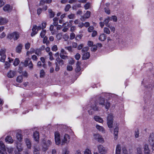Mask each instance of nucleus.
Returning a JSON list of instances; mask_svg holds the SVG:
<instances>
[{
    "mask_svg": "<svg viewBox=\"0 0 154 154\" xmlns=\"http://www.w3.org/2000/svg\"><path fill=\"white\" fill-rule=\"evenodd\" d=\"M24 141L27 148L29 149H31L32 144L29 138H26L24 139Z\"/></svg>",
    "mask_w": 154,
    "mask_h": 154,
    "instance_id": "ddd939ff",
    "label": "nucleus"
},
{
    "mask_svg": "<svg viewBox=\"0 0 154 154\" xmlns=\"http://www.w3.org/2000/svg\"><path fill=\"white\" fill-rule=\"evenodd\" d=\"M34 154H39L38 150L35 147H34V150H33Z\"/></svg>",
    "mask_w": 154,
    "mask_h": 154,
    "instance_id": "5fc2aeb1",
    "label": "nucleus"
},
{
    "mask_svg": "<svg viewBox=\"0 0 154 154\" xmlns=\"http://www.w3.org/2000/svg\"><path fill=\"white\" fill-rule=\"evenodd\" d=\"M91 12L89 11H87L85 13L83 17L81 18V20L82 21H83L85 20V18H88L90 15Z\"/></svg>",
    "mask_w": 154,
    "mask_h": 154,
    "instance_id": "f3484780",
    "label": "nucleus"
},
{
    "mask_svg": "<svg viewBox=\"0 0 154 154\" xmlns=\"http://www.w3.org/2000/svg\"><path fill=\"white\" fill-rule=\"evenodd\" d=\"M0 147L1 149L3 151H5L6 150L5 145L2 141L0 142Z\"/></svg>",
    "mask_w": 154,
    "mask_h": 154,
    "instance_id": "72a5a7b5",
    "label": "nucleus"
},
{
    "mask_svg": "<svg viewBox=\"0 0 154 154\" xmlns=\"http://www.w3.org/2000/svg\"><path fill=\"white\" fill-rule=\"evenodd\" d=\"M75 34L73 32H72L70 35V39L71 40H72L75 38Z\"/></svg>",
    "mask_w": 154,
    "mask_h": 154,
    "instance_id": "3c124183",
    "label": "nucleus"
},
{
    "mask_svg": "<svg viewBox=\"0 0 154 154\" xmlns=\"http://www.w3.org/2000/svg\"><path fill=\"white\" fill-rule=\"evenodd\" d=\"M118 133L119 128L117 127H116L114 130V138L115 140H116L118 138Z\"/></svg>",
    "mask_w": 154,
    "mask_h": 154,
    "instance_id": "2eb2a0df",
    "label": "nucleus"
},
{
    "mask_svg": "<svg viewBox=\"0 0 154 154\" xmlns=\"http://www.w3.org/2000/svg\"><path fill=\"white\" fill-rule=\"evenodd\" d=\"M121 151V147L120 145H117L116 149V154H120Z\"/></svg>",
    "mask_w": 154,
    "mask_h": 154,
    "instance_id": "c85d7f7f",
    "label": "nucleus"
},
{
    "mask_svg": "<svg viewBox=\"0 0 154 154\" xmlns=\"http://www.w3.org/2000/svg\"><path fill=\"white\" fill-rule=\"evenodd\" d=\"M56 63L57 65L62 66L64 64V62L63 60L60 58H56L55 60V63Z\"/></svg>",
    "mask_w": 154,
    "mask_h": 154,
    "instance_id": "412c9836",
    "label": "nucleus"
},
{
    "mask_svg": "<svg viewBox=\"0 0 154 154\" xmlns=\"http://www.w3.org/2000/svg\"><path fill=\"white\" fill-rule=\"evenodd\" d=\"M52 144L50 140L47 141L43 140L42 141V146H43V149L44 151L46 150L48 147H49Z\"/></svg>",
    "mask_w": 154,
    "mask_h": 154,
    "instance_id": "7ed1b4c3",
    "label": "nucleus"
},
{
    "mask_svg": "<svg viewBox=\"0 0 154 154\" xmlns=\"http://www.w3.org/2000/svg\"><path fill=\"white\" fill-rule=\"evenodd\" d=\"M60 57L63 59H67L68 58V57L66 55H64V54H60Z\"/></svg>",
    "mask_w": 154,
    "mask_h": 154,
    "instance_id": "a18cd8bd",
    "label": "nucleus"
},
{
    "mask_svg": "<svg viewBox=\"0 0 154 154\" xmlns=\"http://www.w3.org/2000/svg\"><path fill=\"white\" fill-rule=\"evenodd\" d=\"M113 121H107V124L109 128H112L113 126Z\"/></svg>",
    "mask_w": 154,
    "mask_h": 154,
    "instance_id": "4c0bfd02",
    "label": "nucleus"
},
{
    "mask_svg": "<svg viewBox=\"0 0 154 154\" xmlns=\"http://www.w3.org/2000/svg\"><path fill=\"white\" fill-rule=\"evenodd\" d=\"M65 48L68 50L69 52H72V47L71 46H69L67 47H65Z\"/></svg>",
    "mask_w": 154,
    "mask_h": 154,
    "instance_id": "09e8293b",
    "label": "nucleus"
},
{
    "mask_svg": "<svg viewBox=\"0 0 154 154\" xmlns=\"http://www.w3.org/2000/svg\"><path fill=\"white\" fill-rule=\"evenodd\" d=\"M5 140L7 143H12L13 142V140L12 137L9 136H8L6 137Z\"/></svg>",
    "mask_w": 154,
    "mask_h": 154,
    "instance_id": "b1692460",
    "label": "nucleus"
},
{
    "mask_svg": "<svg viewBox=\"0 0 154 154\" xmlns=\"http://www.w3.org/2000/svg\"><path fill=\"white\" fill-rule=\"evenodd\" d=\"M54 138L56 144L57 145H59L61 143L60 134L57 131L54 133Z\"/></svg>",
    "mask_w": 154,
    "mask_h": 154,
    "instance_id": "423d86ee",
    "label": "nucleus"
},
{
    "mask_svg": "<svg viewBox=\"0 0 154 154\" xmlns=\"http://www.w3.org/2000/svg\"><path fill=\"white\" fill-rule=\"evenodd\" d=\"M69 151L66 148L63 149L62 154H69Z\"/></svg>",
    "mask_w": 154,
    "mask_h": 154,
    "instance_id": "37998d69",
    "label": "nucleus"
},
{
    "mask_svg": "<svg viewBox=\"0 0 154 154\" xmlns=\"http://www.w3.org/2000/svg\"><path fill=\"white\" fill-rule=\"evenodd\" d=\"M16 137L19 141H21L23 139L22 135L20 133H18L16 134Z\"/></svg>",
    "mask_w": 154,
    "mask_h": 154,
    "instance_id": "f704fd0d",
    "label": "nucleus"
},
{
    "mask_svg": "<svg viewBox=\"0 0 154 154\" xmlns=\"http://www.w3.org/2000/svg\"><path fill=\"white\" fill-rule=\"evenodd\" d=\"M19 63L20 61L19 59L18 58H16L13 63V64L14 66H17L19 64Z\"/></svg>",
    "mask_w": 154,
    "mask_h": 154,
    "instance_id": "ea45409f",
    "label": "nucleus"
},
{
    "mask_svg": "<svg viewBox=\"0 0 154 154\" xmlns=\"http://www.w3.org/2000/svg\"><path fill=\"white\" fill-rule=\"evenodd\" d=\"M67 54V53L65 51L64 49L63 48L61 49L60 54Z\"/></svg>",
    "mask_w": 154,
    "mask_h": 154,
    "instance_id": "0e129e2a",
    "label": "nucleus"
},
{
    "mask_svg": "<svg viewBox=\"0 0 154 154\" xmlns=\"http://www.w3.org/2000/svg\"><path fill=\"white\" fill-rule=\"evenodd\" d=\"M88 50V47L83 48L82 50V53H85L87 52Z\"/></svg>",
    "mask_w": 154,
    "mask_h": 154,
    "instance_id": "603ef678",
    "label": "nucleus"
},
{
    "mask_svg": "<svg viewBox=\"0 0 154 154\" xmlns=\"http://www.w3.org/2000/svg\"><path fill=\"white\" fill-rule=\"evenodd\" d=\"M23 45L21 44H20L18 45L16 48V51L17 52L20 53L21 51Z\"/></svg>",
    "mask_w": 154,
    "mask_h": 154,
    "instance_id": "2f4dec72",
    "label": "nucleus"
},
{
    "mask_svg": "<svg viewBox=\"0 0 154 154\" xmlns=\"http://www.w3.org/2000/svg\"><path fill=\"white\" fill-rule=\"evenodd\" d=\"M97 47L96 45H93L91 48V50L93 51H95L97 50Z\"/></svg>",
    "mask_w": 154,
    "mask_h": 154,
    "instance_id": "4d7b16f0",
    "label": "nucleus"
},
{
    "mask_svg": "<svg viewBox=\"0 0 154 154\" xmlns=\"http://www.w3.org/2000/svg\"><path fill=\"white\" fill-rule=\"evenodd\" d=\"M17 148L19 152L22 151L23 149V148L21 146H19L18 144H17Z\"/></svg>",
    "mask_w": 154,
    "mask_h": 154,
    "instance_id": "052dcab7",
    "label": "nucleus"
},
{
    "mask_svg": "<svg viewBox=\"0 0 154 154\" xmlns=\"http://www.w3.org/2000/svg\"><path fill=\"white\" fill-rule=\"evenodd\" d=\"M69 38V35L67 34H66L63 35V38L65 41H67L68 39Z\"/></svg>",
    "mask_w": 154,
    "mask_h": 154,
    "instance_id": "13d9d810",
    "label": "nucleus"
},
{
    "mask_svg": "<svg viewBox=\"0 0 154 154\" xmlns=\"http://www.w3.org/2000/svg\"><path fill=\"white\" fill-rule=\"evenodd\" d=\"M148 142L153 150H154V133L151 134L149 137Z\"/></svg>",
    "mask_w": 154,
    "mask_h": 154,
    "instance_id": "20e7f679",
    "label": "nucleus"
},
{
    "mask_svg": "<svg viewBox=\"0 0 154 154\" xmlns=\"http://www.w3.org/2000/svg\"><path fill=\"white\" fill-rule=\"evenodd\" d=\"M40 77L42 78L44 77L45 75V72L43 69H42L40 71Z\"/></svg>",
    "mask_w": 154,
    "mask_h": 154,
    "instance_id": "c03bdc74",
    "label": "nucleus"
},
{
    "mask_svg": "<svg viewBox=\"0 0 154 154\" xmlns=\"http://www.w3.org/2000/svg\"><path fill=\"white\" fill-rule=\"evenodd\" d=\"M35 50L33 48H31L29 51H28L26 53L27 55H28L29 54H32L35 52Z\"/></svg>",
    "mask_w": 154,
    "mask_h": 154,
    "instance_id": "e433bc0d",
    "label": "nucleus"
},
{
    "mask_svg": "<svg viewBox=\"0 0 154 154\" xmlns=\"http://www.w3.org/2000/svg\"><path fill=\"white\" fill-rule=\"evenodd\" d=\"M143 147L144 154H150L151 150L148 144L146 143H144L143 144Z\"/></svg>",
    "mask_w": 154,
    "mask_h": 154,
    "instance_id": "39448f33",
    "label": "nucleus"
},
{
    "mask_svg": "<svg viewBox=\"0 0 154 154\" xmlns=\"http://www.w3.org/2000/svg\"><path fill=\"white\" fill-rule=\"evenodd\" d=\"M103 32L104 33L107 34H110V31L109 28L108 27H105L103 29Z\"/></svg>",
    "mask_w": 154,
    "mask_h": 154,
    "instance_id": "c9c22d12",
    "label": "nucleus"
},
{
    "mask_svg": "<svg viewBox=\"0 0 154 154\" xmlns=\"http://www.w3.org/2000/svg\"><path fill=\"white\" fill-rule=\"evenodd\" d=\"M70 137L67 134H66L64 136L63 139L62 140L61 145H63L65 143H68L69 141Z\"/></svg>",
    "mask_w": 154,
    "mask_h": 154,
    "instance_id": "0eeeda50",
    "label": "nucleus"
},
{
    "mask_svg": "<svg viewBox=\"0 0 154 154\" xmlns=\"http://www.w3.org/2000/svg\"><path fill=\"white\" fill-rule=\"evenodd\" d=\"M108 27H109L110 29L111 30L112 32H114L115 30V27L113 26H112L109 25V26H107Z\"/></svg>",
    "mask_w": 154,
    "mask_h": 154,
    "instance_id": "864d4df0",
    "label": "nucleus"
},
{
    "mask_svg": "<svg viewBox=\"0 0 154 154\" xmlns=\"http://www.w3.org/2000/svg\"><path fill=\"white\" fill-rule=\"evenodd\" d=\"M78 46L77 44L74 42H72V47L74 48H76Z\"/></svg>",
    "mask_w": 154,
    "mask_h": 154,
    "instance_id": "e2e57ef3",
    "label": "nucleus"
},
{
    "mask_svg": "<svg viewBox=\"0 0 154 154\" xmlns=\"http://www.w3.org/2000/svg\"><path fill=\"white\" fill-rule=\"evenodd\" d=\"M97 147L99 152L100 154H105L106 152L105 148L102 145H99L97 146Z\"/></svg>",
    "mask_w": 154,
    "mask_h": 154,
    "instance_id": "f8f14e48",
    "label": "nucleus"
},
{
    "mask_svg": "<svg viewBox=\"0 0 154 154\" xmlns=\"http://www.w3.org/2000/svg\"><path fill=\"white\" fill-rule=\"evenodd\" d=\"M94 119V120L97 122L102 123L103 122V120L102 118L99 116H95Z\"/></svg>",
    "mask_w": 154,
    "mask_h": 154,
    "instance_id": "dca6fc26",
    "label": "nucleus"
},
{
    "mask_svg": "<svg viewBox=\"0 0 154 154\" xmlns=\"http://www.w3.org/2000/svg\"><path fill=\"white\" fill-rule=\"evenodd\" d=\"M111 18L112 20L114 22H116L117 20V17L116 16H112L111 17Z\"/></svg>",
    "mask_w": 154,
    "mask_h": 154,
    "instance_id": "6e6d98bb",
    "label": "nucleus"
},
{
    "mask_svg": "<svg viewBox=\"0 0 154 154\" xmlns=\"http://www.w3.org/2000/svg\"><path fill=\"white\" fill-rule=\"evenodd\" d=\"M73 69L72 67V66L68 65L67 67V70L69 71H71Z\"/></svg>",
    "mask_w": 154,
    "mask_h": 154,
    "instance_id": "338daca9",
    "label": "nucleus"
},
{
    "mask_svg": "<svg viewBox=\"0 0 154 154\" xmlns=\"http://www.w3.org/2000/svg\"><path fill=\"white\" fill-rule=\"evenodd\" d=\"M106 38V36L104 33L101 34L99 37V39L101 41H103L105 40Z\"/></svg>",
    "mask_w": 154,
    "mask_h": 154,
    "instance_id": "a878e982",
    "label": "nucleus"
},
{
    "mask_svg": "<svg viewBox=\"0 0 154 154\" xmlns=\"http://www.w3.org/2000/svg\"><path fill=\"white\" fill-rule=\"evenodd\" d=\"M80 63L78 61L76 63V67L75 69V71L77 73H78L80 72L81 69L80 66Z\"/></svg>",
    "mask_w": 154,
    "mask_h": 154,
    "instance_id": "cd10ccee",
    "label": "nucleus"
},
{
    "mask_svg": "<svg viewBox=\"0 0 154 154\" xmlns=\"http://www.w3.org/2000/svg\"><path fill=\"white\" fill-rule=\"evenodd\" d=\"M94 138L98 142L103 143L104 142L103 138L102 136L99 134H94Z\"/></svg>",
    "mask_w": 154,
    "mask_h": 154,
    "instance_id": "6e6552de",
    "label": "nucleus"
},
{
    "mask_svg": "<svg viewBox=\"0 0 154 154\" xmlns=\"http://www.w3.org/2000/svg\"><path fill=\"white\" fill-rule=\"evenodd\" d=\"M57 49V46L56 45H54L51 48V50L53 51H56Z\"/></svg>",
    "mask_w": 154,
    "mask_h": 154,
    "instance_id": "8fccbe9b",
    "label": "nucleus"
},
{
    "mask_svg": "<svg viewBox=\"0 0 154 154\" xmlns=\"http://www.w3.org/2000/svg\"><path fill=\"white\" fill-rule=\"evenodd\" d=\"M71 8L70 5L68 4L65 7V11H69V9Z\"/></svg>",
    "mask_w": 154,
    "mask_h": 154,
    "instance_id": "de8ad7c7",
    "label": "nucleus"
},
{
    "mask_svg": "<svg viewBox=\"0 0 154 154\" xmlns=\"http://www.w3.org/2000/svg\"><path fill=\"white\" fill-rule=\"evenodd\" d=\"M33 136L34 140L36 141L38 140H39V134L38 132L36 131L34 132Z\"/></svg>",
    "mask_w": 154,
    "mask_h": 154,
    "instance_id": "5701e85b",
    "label": "nucleus"
},
{
    "mask_svg": "<svg viewBox=\"0 0 154 154\" xmlns=\"http://www.w3.org/2000/svg\"><path fill=\"white\" fill-rule=\"evenodd\" d=\"M96 128L99 131L101 132L102 133H105V131L103 127L97 125L96 126Z\"/></svg>",
    "mask_w": 154,
    "mask_h": 154,
    "instance_id": "4be33fe9",
    "label": "nucleus"
},
{
    "mask_svg": "<svg viewBox=\"0 0 154 154\" xmlns=\"http://www.w3.org/2000/svg\"><path fill=\"white\" fill-rule=\"evenodd\" d=\"M135 153L136 154H143L142 147L140 146L137 147Z\"/></svg>",
    "mask_w": 154,
    "mask_h": 154,
    "instance_id": "4468645a",
    "label": "nucleus"
},
{
    "mask_svg": "<svg viewBox=\"0 0 154 154\" xmlns=\"http://www.w3.org/2000/svg\"><path fill=\"white\" fill-rule=\"evenodd\" d=\"M23 76L22 75H19L17 77L16 81L18 82H23Z\"/></svg>",
    "mask_w": 154,
    "mask_h": 154,
    "instance_id": "473e14b6",
    "label": "nucleus"
},
{
    "mask_svg": "<svg viewBox=\"0 0 154 154\" xmlns=\"http://www.w3.org/2000/svg\"><path fill=\"white\" fill-rule=\"evenodd\" d=\"M30 44L29 42L27 43L25 45V48L27 50L29 49L30 47Z\"/></svg>",
    "mask_w": 154,
    "mask_h": 154,
    "instance_id": "680f3d73",
    "label": "nucleus"
},
{
    "mask_svg": "<svg viewBox=\"0 0 154 154\" xmlns=\"http://www.w3.org/2000/svg\"><path fill=\"white\" fill-rule=\"evenodd\" d=\"M58 19L57 17H55L53 19V24L54 26H56L58 24Z\"/></svg>",
    "mask_w": 154,
    "mask_h": 154,
    "instance_id": "58836bf2",
    "label": "nucleus"
},
{
    "mask_svg": "<svg viewBox=\"0 0 154 154\" xmlns=\"http://www.w3.org/2000/svg\"><path fill=\"white\" fill-rule=\"evenodd\" d=\"M17 73L16 70H10L8 73L7 76L9 78H12Z\"/></svg>",
    "mask_w": 154,
    "mask_h": 154,
    "instance_id": "9d476101",
    "label": "nucleus"
},
{
    "mask_svg": "<svg viewBox=\"0 0 154 154\" xmlns=\"http://www.w3.org/2000/svg\"><path fill=\"white\" fill-rule=\"evenodd\" d=\"M113 116L112 113L108 115L107 117V121H113Z\"/></svg>",
    "mask_w": 154,
    "mask_h": 154,
    "instance_id": "c756f323",
    "label": "nucleus"
},
{
    "mask_svg": "<svg viewBox=\"0 0 154 154\" xmlns=\"http://www.w3.org/2000/svg\"><path fill=\"white\" fill-rule=\"evenodd\" d=\"M90 4L89 3H87L84 6V8L85 10L89 9L90 7Z\"/></svg>",
    "mask_w": 154,
    "mask_h": 154,
    "instance_id": "a19ab883",
    "label": "nucleus"
},
{
    "mask_svg": "<svg viewBox=\"0 0 154 154\" xmlns=\"http://www.w3.org/2000/svg\"><path fill=\"white\" fill-rule=\"evenodd\" d=\"M35 53L36 54L39 55L41 54V50L39 49H36L35 51Z\"/></svg>",
    "mask_w": 154,
    "mask_h": 154,
    "instance_id": "69168bd1",
    "label": "nucleus"
},
{
    "mask_svg": "<svg viewBox=\"0 0 154 154\" xmlns=\"http://www.w3.org/2000/svg\"><path fill=\"white\" fill-rule=\"evenodd\" d=\"M82 35L81 34L77 35L76 36L75 39L77 40H79L82 38Z\"/></svg>",
    "mask_w": 154,
    "mask_h": 154,
    "instance_id": "bf43d9fd",
    "label": "nucleus"
},
{
    "mask_svg": "<svg viewBox=\"0 0 154 154\" xmlns=\"http://www.w3.org/2000/svg\"><path fill=\"white\" fill-rule=\"evenodd\" d=\"M5 50L1 49L0 51V55L1 56L0 61L2 62H4L5 61L6 55L5 54Z\"/></svg>",
    "mask_w": 154,
    "mask_h": 154,
    "instance_id": "9b49d317",
    "label": "nucleus"
},
{
    "mask_svg": "<svg viewBox=\"0 0 154 154\" xmlns=\"http://www.w3.org/2000/svg\"><path fill=\"white\" fill-rule=\"evenodd\" d=\"M48 11L50 17V18L53 17L55 15L54 13L51 9H49Z\"/></svg>",
    "mask_w": 154,
    "mask_h": 154,
    "instance_id": "7c9ffc66",
    "label": "nucleus"
},
{
    "mask_svg": "<svg viewBox=\"0 0 154 154\" xmlns=\"http://www.w3.org/2000/svg\"><path fill=\"white\" fill-rule=\"evenodd\" d=\"M12 8L11 7L10 5H6L3 8V9L5 11L10 12L11 11Z\"/></svg>",
    "mask_w": 154,
    "mask_h": 154,
    "instance_id": "a211bd4d",
    "label": "nucleus"
},
{
    "mask_svg": "<svg viewBox=\"0 0 154 154\" xmlns=\"http://www.w3.org/2000/svg\"><path fill=\"white\" fill-rule=\"evenodd\" d=\"M112 19L111 17H108L106 18L105 19H104L103 22L106 26L107 27L109 26V25L108 24L109 22Z\"/></svg>",
    "mask_w": 154,
    "mask_h": 154,
    "instance_id": "393cba45",
    "label": "nucleus"
},
{
    "mask_svg": "<svg viewBox=\"0 0 154 154\" xmlns=\"http://www.w3.org/2000/svg\"><path fill=\"white\" fill-rule=\"evenodd\" d=\"M84 154H92L91 151L88 149H86L84 151Z\"/></svg>",
    "mask_w": 154,
    "mask_h": 154,
    "instance_id": "79ce46f5",
    "label": "nucleus"
},
{
    "mask_svg": "<svg viewBox=\"0 0 154 154\" xmlns=\"http://www.w3.org/2000/svg\"><path fill=\"white\" fill-rule=\"evenodd\" d=\"M46 30H43L40 33V36L42 38H43L45 34Z\"/></svg>",
    "mask_w": 154,
    "mask_h": 154,
    "instance_id": "49530a36",
    "label": "nucleus"
},
{
    "mask_svg": "<svg viewBox=\"0 0 154 154\" xmlns=\"http://www.w3.org/2000/svg\"><path fill=\"white\" fill-rule=\"evenodd\" d=\"M90 57V53L88 52H87L83 54L82 58L83 60H86L88 59Z\"/></svg>",
    "mask_w": 154,
    "mask_h": 154,
    "instance_id": "bb28decb",
    "label": "nucleus"
},
{
    "mask_svg": "<svg viewBox=\"0 0 154 154\" xmlns=\"http://www.w3.org/2000/svg\"><path fill=\"white\" fill-rule=\"evenodd\" d=\"M8 19L6 18L0 17V25H4L8 23Z\"/></svg>",
    "mask_w": 154,
    "mask_h": 154,
    "instance_id": "aec40b11",
    "label": "nucleus"
},
{
    "mask_svg": "<svg viewBox=\"0 0 154 154\" xmlns=\"http://www.w3.org/2000/svg\"><path fill=\"white\" fill-rule=\"evenodd\" d=\"M68 17L69 19H73L75 18V15L73 14H71L68 15Z\"/></svg>",
    "mask_w": 154,
    "mask_h": 154,
    "instance_id": "774afa93",
    "label": "nucleus"
},
{
    "mask_svg": "<svg viewBox=\"0 0 154 154\" xmlns=\"http://www.w3.org/2000/svg\"><path fill=\"white\" fill-rule=\"evenodd\" d=\"M98 103L99 105H102V106H105V108L107 110L110 107V103L107 101L105 102V100L103 98L100 97L99 98Z\"/></svg>",
    "mask_w": 154,
    "mask_h": 154,
    "instance_id": "f257e3e1",
    "label": "nucleus"
},
{
    "mask_svg": "<svg viewBox=\"0 0 154 154\" xmlns=\"http://www.w3.org/2000/svg\"><path fill=\"white\" fill-rule=\"evenodd\" d=\"M19 33L16 32H14L9 34L7 36V38L10 40L12 39L14 40H17L19 38Z\"/></svg>",
    "mask_w": 154,
    "mask_h": 154,
    "instance_id": "f03ea898",
    "label": "nucleus"
},
{
    "mask_svg": "<svg viewBox=\"0 0 154 154\" xmlns=\"http://www.w3.org/2000/svg\"><path fill=\"white\" fill-rule=\"evenodd\" d=\"M37 26L36 25H34L33 26V28L32 29V32L31 33V36H33L35 34H36L37 32Z\"/></svg>",
    "mask_w": 154,
    "mask_h": 154,
    "instance_id": "6ab92c4d",
    "label": "nucleus"
},
{
    "mask_svg": "<svg viewBox=\"0 0 154 154\" xmlns=\"http://www.w3.org/2000/svg\"><path fill=\"white\" fill-rule=\"evenodd\" d=\"M98 108L96 106L95 104H93L91 106L90 109L88 110V112L90 115L93 114L94 112L98 110Z\"/></svg>",
    "mask_w": 154,
    "mask_h": 154,
    "instance_id": "1a4fd4ad",
    "label": "nucleus"
}]
</instances>
